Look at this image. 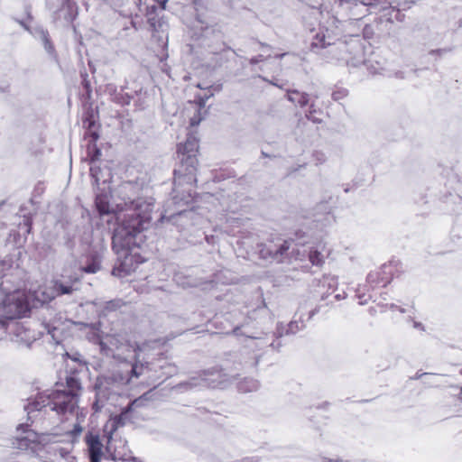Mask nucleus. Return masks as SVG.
I'll list each match as a JSON object with an SVG mask.
<instances>
[{
    "instance_id": "5701e85b",
    "label": "nucleus",
    "mask_w": 462,
    "mask_h": 462,
    "mask_svg": "<svg viewBox=\"0 0 462 462\" xmlns=\"http://www.w3.org/2000/svg\"><path fill=\"white\" fill-rule=\"evenodd\" d=\"M55 298H56V296L52 290L50 292L47 291H35L32 295V301H33L32 307L33 308L42 307L44 304L50 303Z\"/></svg>"
},
{
    "instance_id": "de8ad7c7",
    "label": "nucleus",
    "mask_w": 462,
    "mask_h": 462,
    "mask_svg": "<svg viewBox=\"0 0 462 462\" xmlns=\"http://www.w3.org/2000/svg\"><path fill=\"white\" fill-rule=\"evenodd\" d=\"M134 95L137 97V100H134V102H139L137 106H141L143 103L145 93H143V89L140 88L139 89L134 90Z\"/></svg>"
},
{
    "instance_id": "393cba45",
    "label": "nucleus",
    "mask_w": 462,
    "mask_h": 462,
    "mask_svg": "<svg viewBox=\"0 0 462 462\" xmlns=\"http://www.w3.org/2000/svg\"><path fill=\"white\" fill-rule=\"evenodd\" d=\"M383 23V16H379L374 19L372 23H366L362 29V33L365 39H372L376 31H382L381 25Z\"/></svg>"
},
{
    "instance_id": "79ce46f5",
    "label": "nucleus",
    "mask_w": 462,
    "mask_h": 462,
    "mask_svg": "<svg viewBox=\"0 0 462 462\" xmlns=\"http://www.w3.org/2000/svg\"><path fill=\"white\" fill-rule=\"evenodd\" d=\"M100 172H101V169H100L99 166L95 165V163L91 164L90 169H89V173H90V176L94 180L95 184L97 186H98V184H99V180H100L99 174H100Z\"/></svg>"
},
{
    "instance_id": "cd10ccee",
    "label": "nucleus",
    "mask_w": 462,
    "mask_h": 462,
    "mask_svg": "<svg viewBox=\"0 0 462 462\" xmlns=\"http://www.w3.org/2000/svg\"><path fill=\"white\" fill-rule=\"evenodd\" d=\"M260 383L254 378H245L237 383V390L240 393H252L259 389Z\"/></svg>"
},
{
    "instance_id": "39448f33",
    "label": "nucleus",
    "mask_w": 462,
    "mask_h": 462,
    "mask_svg": "<svg viewBox=\"0 0 462 462\" xmlns=\"http://www.w3.org/2000/svg\"><path fill=\"white\" fill-rule=\"evenodd\" d=\"M137 402V400H134L133 402H130L126 406L122 408L119 414L115 415L112 417L109 420V424H106L105 427V432L106 434L107 442H106V449L111 450L112 448L115 449V458H119L123 461H133V462H138L139 459L136 457L127 455L125 452H121L117 450L121 446L122 448H125L127 441L125 439H119V446L114 445V442L116 440L114 439L113 435L114 433L120 428L125 426L128 421H131V416L134 410V405Z\"/></svg>"
},
{
    "instance_id": "1a4fd4ad",
    "label": "nucleus",
    "mask_w": 462,
    "mask_h": 462,
    "mask_svg": "<svg viewBox=\"0 0 462 462\" xmlns=\"http://www.w3.org/2000/svg\"><path fill=\"white\" fill-rule=\"evenodd\" d=\"M223 375L222 370L216 366L201 371L198 377H192L181 384L190 388L197 386L217 388L223 383Z\"/></svg>"
},
{
    "instance_id": "49530a36",
    "label": "nucleus",
    "mask_w": 462,
    "mask_h": 462,
    "mask_svg": "<svg viewBox=\"0 0 462 462\" xmlns=\"http://www.w3.org/2000/svg\"><path fill=\"white\" fill-rule=\"evenodd\" d=\"M82 430H83L82 426L79 423H76V424H74L73 429L70 430V435L73 439H76V438L79 437Z\"/></svg>"
},
{
    "instance_id": "5fc2aeb1",
    "label": "nucleus",
    "mask_w": 462,
    "mask_h": 462,
    "mask_svg": "<svg viewBox=\"0 0 462 462\" xmlns=\"http://www.w3.org/2000/svg\"><path fill=\"white\" fill-rule=\"evenodd\" d=\"M117 307H119V304L116 300H110L106 302V309L107 310H116Z\"/></svg>"
},
{
    "instance_id": "f3484780",
    "label": "nucleus",
    "mask_w": 462,
    "mask_h": 462,
    "mask_svg": "<svg viewBox=\"0 0 462 462\" xmlns=\"http://www.w3.org/2000/svg\"><path fill=\"white\" fill-rule=\"evenodd\" d=\"M85 442L88 446V458L90 462H100L103 452V444L99 435L92 431H88L85 436Z\"/></svg>"
},
{
    "instance_id": "c03bdc74",
    "label": "nucleus",
    "mask_w": 462,
    "mask_h": 462,
    "mask_svg": "<svg viewBox=\"0 0 462 462\" xmlns=\"http://www.w3.org/2000/svg\"><path fill=\"white\" fill-rule=\"evenodd\" d=\"M45 329L49 335L51 336L52 339L55 341L56 344L60 343V340L56 337V332L59 330L58 328H56L53 325H51L49 323L44 324Z\"/></svg>"
},
{
    "instance_id": "7ed1b4c3",
    "label": "nucleus",
    "mask_w": 462,
    "mask_h": 462,
    "mask_svg": "<svg viewBox=\"0 0 462 462\" xmlns=\"http://www.w3.org/2000/svg\"><path fill=\"white\" fill-rule=\"evenodd\" d=\"M193 134H189L185 143L177 145V162L173 170V185L171 192V204L175 207V211L169 216L170 220H173L176 217H183L188 214L187 208L192 202V196L189 191H181L179 193L178 187L183 184L191 185L197 181L196 172L198 166V143Z\"/></svg>"
},
{
    "instance_id": "2eb2a0df",
    "label": "nucleus",
    "mask_w": 462,
    "mask_h": 462,
    "mask_svg": "<svg viewBox=\"0 0 462 462\" xmlns=\"http://www.w3.org/2000/svg\"><path fill=\"white\" fill-rule=\"evenodd\" d=\"M337 5L344 10L349 9L352 12L353 17H350L348 22L349 24L352 21H360L361 18L356 17L359 14L357 9L362 8L367 11L368 8H376L379 5L378 0H337Z\"/></svg>"
},
{
    "instance_id": "bf43d9fd",
    "label": "nucleus",
    "mask_w": 462,
    "mask_h": 462,
    "mask_svg": "<svg viewBox=\"0 0 462 462\" xmlns=\"http://www.w3.org/2000/svg\"><path fill=\"white\" fill-rule=\"evenodd\" d=\"M305 167H306V163L301 164V165H298L297 167L291 168V169L290 170V172H289V173H290V174H291V173H293V172L298 171L300 169H301V168H305Z\"/></svg>"
},
{
    "instance_id": "3c124183",
    "label": "nucleus",
    "mask_w": 462,
    "mask_h": 462,
    "mask_svg": "<svg viewBox=\"0 0 462 462\" xmlns=\"http://www.w3.org/2000/svg\"><path fill=\"white\" fill-rule=\"evenodd\" d=\"M115 10H117L124 5V0H106Z\"/></svg>"
},
{
    "instance_id": "6e6552de",
    "label": "nucleus",
    "mask_w": 462,
    "mask_h": 462,
    "mask_svg": "<svg viewBox=\"0 0 462 462\" xmlns=\"http://www.w3.org/2000/svg\"><path fill=\"white\" fill-rule=\"evenodd\" d=\"M32 306L28 300L19 296H8L0 305V317L5 319V326L8 320L25 318L30 315Z\"/></svg>"
},
{
    "instance_id": "58836bf2",
    "label": "nucleus",
    "mask_w": 462,
    "mask_h": 462,
    "mask_svg": "<svg viewBox=\"0 0 462 462\" xmlns=\"http://www.w3.org/2000/svg\"><path fill=\"white\" fill-rule=\"evenodd\" d=\"M204 118L205 117H190V122H189L190 129L187 133V137H189V134H193L196 137L197 142H199L198 132L194 128L196 126H198L200 124V122L202 121V119H204ZM186 140H188V138H186ZM187 141H185L183 143H185ZM197 143L199 144V143Z\"/></svg>"
},
{
    "instance_id": "0e129e2a",
    "label": "nucleus",
    "mask_w": 462,
    "mask_h": 462,
    "mask_svg": "<svg viewBox=\"0 0 462 462\" xmlns=\"http://www.w3.org/2000/svg\"><path fill=\"white\" fill-rule=\"evenodd\" d=\"M319 308H315L314 310H310L309 313L308 319H310L313 318L314 315H316L319 312Z\"/></svg>"
},
{
    "instance_id": "2f4dec72",
    "label": "nucleus",
    "mask_w": 462,
    "mask_h": 462,
    "mask_svg": "<svg viewBox=\"0 0 462 462\" xmlns=\"http://www.w3.org/2000/svg\"><path fill=\"white\" fill-rule=\"evenodd\" d=\"M462 184L458 183L457 187L455 189L454 193L448 191L445 194L441 199L443 202H448L449 200L453 203L460 202L462 200Z\"/></svg>"
},
{
    "instance_id": "a878e982",
    "label": "nucleus",
    "mask_w": 462,
    "mask_h": 462,
    "mask_svg": "<svg viewBox=\"0 0 462 462\" xmlns=\"http://www.w3.org/2000/svg\"><path fill=\"white\" fill-rule=\"evenodd\" d=\"M378 10L384 12V14L382 15L383 18V22H387L390 23H393V13H395L394 18L396 21L401 22V23L404 21L405 15L403 14H402L400 12V9H398V8L391 7V6L390 7L381 6L378 8Z\"/></svg>"
},
{
    "instance_id": "6ab92c4d",
    "label": "nucleus",
    "mask_w": 462,
    "mask_h": 462,
    "mask_svg": "<svg viewBox=\"0 0 462 462\" xmlns=\"http://www.w3.org/2000/svg\"><path fill=\"white\" fill-rule=\"evenodd\" d=\"M305 328V320L303 319L302 316H300L298 319L291 320L287 325H284L282 322H278L276 325L278 337H280L281 339L284 336L295 335L296 333L303 330Z\"/></svg>"
},
{
    "instance_id": "423d86ee",
    "label": "nucleus",
    "mask_w": 462,
    "mask_h": 462,
    "mask_svg": "<svg viewBox=\"0 0 462 462\" xmlns=\"http://www.w3.org/2000/svg\"><path fill=\"white\" fill-rule=\"evenodd\" d=\"M177 366L166 360L162 354L155 361L151 363H134L129 372L130 378H139L147 374L149 379L154 378L163 382L177 374Z\"/></svg>"
},
{
    "instance_id": "8fccbe9b",
    "label": "nucleus",
    "mask_w": 462,
    "mask_h": 462,
    "mask_svg": "<svg viewBox=\"0 0 462 462\" xmlns=\"http://www.w3.org/2000/svg\"><path fill=\"white\" fill-rule=\"evenodd\" d=\"M451 51V49L450 48H444V49H437V50H431L430 51L429 54L430 55H443V54H446L448 52Z\"/></svg>"
},
{
    "instance_id": "473e14b6",
    "label": "nucleus",
    "mask_w": 462,
    "mask_h": 462,
    "mask_svg": "<svg viewBox=\"0 0 462 462\" xmlns=\"http://www.w3.org/2000/svg\"><path fill=\"white\" fill-rule=\"evenodd\" d=\"M36 445V439H31L29 436L18 438L16 440V448L21 450H33Z\"/></svg>"
},
{
    "instance_id": "f257e3e1",
    "label": "nucleus",
    "mask_w": 462,
    "mask_h": 462,
    "mask_svg": "<svg viewBox=\"0 0 462 462\" xmlns=\"http://www.w3.org/2000/svg\"><path fill=\"white\" fill-rule=\"evenodd\" d=\"M125 206L126 213L112 236V249L116 254V263L111 273L120 278L129 275L146 261L139 251L144 242L143 232L152 220V205L142 199H128L125 200Z\"/></svg>"
},
{
    "instance_id": "680f3d73",
    "label": "nucleus",
    "mask_w": 462,
    "mask_h": 462,
    "mask_svg": "<svg viewBox=\"0 0 462 462\" xmlns=\"http://www.w3.org/2000/svg\"><path fill=\"white\" fill-rule=\"evenodd\" d=\"M359 291H360V290L358 289V290H357V292H359ZM365 293H363V294L358 293V294H357V297L361 300L360 304H365V303H366L367 299H365V300H363V299L365 298Z\"/></svg>"
},
{
    "instance_id": "4c0bfd02",
    "label": "nucleus",
    "mask_w": 462,
    "mask_h": 462,
    "mask_svg": "<svg viewBox=\"0 0 462 462\" xmlns=\"http://www.w3.org/2000/svg\"><path fill=\"white\" fill-rule=\"evenodd\" d=\"M198 88L206 90V92L203 95H198L196 97L198 105L199 106V107H203L205 106L207 100L213 96V92L211 90V88H203L200 84H198Z\"/></svg>"
},
{
    "instance_id": "e2e57ef3",
    "label": "nucleus",
    "mask_w": 462,
    "mask_h": 462,
    "mask_svg": "<svg viewBox=\"0 0 462 462\" xmlns=\"http://www.w3.org/2000/svg\"><path fill=\"white\" fill-rule=\"evenodd\" d=\"M306 118L308 120H311L313 122V124H320L322 122V120L319 117H310V116H308Z\"/></svg>"
},
{
    "instance_id": "c85d7f7f",
    "label": "nucleus",
    "mask_w": 462,
    "mask_h": 462,
    "mask_svg": "<svg viewBox=\"0 0 462 462\" xmlns=\"http://www.w3.org/2000/svg\"><path fill=\"white\" fill-rule=\"evenodd\" d=\"M101 154V149L97 146V142H88L87 157L90 164H94L99 161Z\"/></svg>"
},
{
    "instance_id": "4d7b16f0",
    "label": "nucleus",
    "mask_w": 462,
    "mask_h": 462,
    "mask_svg": "<svg viewBox=\"0 0 462 462\" xmlns=\"http://www.w3.org/2000/svg\"><path fill=\"white\" fill-rule=\"evenodd\" d=\"M23 222H24V225H25V226H26V227H27V228H26V233H28V234H29V233L31 232L32 225V219H30V218H25V219L23 220Z\"/></svg>"
},
{
    "instance_id": "69168bd1",
    "label": "nucleus",
    "mask_w": 462,
    "mask_h": 462,
    "mask_svg": "<svg viewBox=\"0 0 462 462\" xmlns=\"http://www.w3.org/2000/svg\"><path fill=\"white\" fill-rule=\"evenodd\" d=\"M329 404L330 403L328 402H324L321 404H319L317 406V409H327L329 406Z\"/></svg>"
},
{
    "instance_id": "9b49d317",
    "label": "nucleus",
    "mask_w": 462,
    "mask_h": 462,
    "mask_svg": "<svg viewBox=\"0 0 462 462\" xmlns=\"http://www.w3.org/2000/svg\"><path fill=\"white\" fill-rule=\"evenodd\" d=\"M289 248L290 243L287 240H283L279 245L274 244L273 242L257 245L260 258L269 262H280L282 255L289 250Z\"/></svg>"
},
{
    "instance_id": "b1692460",
    "label": "nucleus",
    "mask_w": 462,
    "mask_h": 462,
    "mask_svg": "<svg viewBox=\"0 0 462 462\" xmlns=\"http://www.w3.org/2000/svg\"><path fill=\"white\" fill-rule=\"evenodd\" d=\"M66 386L67 389L63 391L70 397H77L79 391L81 390L80 380L73 374L66 377Z\"/></svg>"
},
{
    "instance_id": "09e8293b",
    "label": "nucleus",
    "mask_w": 462,
    "mask_h": 462,
    "mask_svg": "<svg viewBox=\"0 0 462 462\" xmlns=\"http://www.w3.org/2000/svg\"><path fill=\"white\" fill-rule=\"evenodd\" d=\"M317 210H318V211L322 210V211H324L325 213L329 214V213H330V210H331V208L328 205V201H321V202L317 206Z\"/></svg>"
},
{
    "instance_id": "ea45409f",
    "label": "nucleus",
    "mask_w": 462,
    "mask_h": 462,
    "mask_svg": "<svg viewBox=\"0 0 462 462\" xmlns=\"http://www.w3.org/2000/svg\"><path fill=\"white\" fill-rule=\"evenodd\" d=\"M348 90L346 88L336 86L332 92V98L336 101L341 100L346 97Z\"/></svg>"
},
{
    "instance_id": "052dcab7",
    "label": "nucleus",
    "mask_w": 462,
    "mask_h": 462,
    "mask_svg": "<svg viewBox=\"0 0 462 462\" xmlns=\"http://www.w3.org/2000/svg\"><path fill=\"white\" fill-rule=\"evenodd\" d=\"M428 374H429L428 373H420V372H417V373L415 374V375L412 377V379H414V380H419V379H420L422 376H424V375H428Z\"/></svg>"
},
{
    "instance_id": "4468645a",
    "label": "nucleus",
    "mask_w": 462,
    "mask_h": 462,
    "mask_svg": "<svg viewBox=\"0 0 462 462\" xmlns=\"http://www.w3.org/2000/svg\"><path fill=\"white\" fill-rule=\"evenodd\" d=\"M248 337L254 342L250 346L258 349L271 347L273 351L280 352L281 348L283 346V342L281 337H278L276 329L273 332L261 333L259 336H250Z\"/></svg>"
},
{
    "instance_id": "37998d69",
    "label": "nucleus",
    "mask_w": 462,
    "mask_h": 462,
    "mask_svg": "<svg viewBox=\"0 0 462 462\" xmlns=\"http://www.w3.org/2000/svg\"><path fill=\"white\" fill-rule=\"evenodd\" d=\"M312 158L314 159L316 165L323 164L327 161L326 154L321 151H314L312 152Z\"/></svg>"
},
{
    "instance_id": "c756f323",
    "label": "nucleus",
    "mask_w": 462,
    "mask_h": 462,
    "mask_svg": "<svg viewBox=\"0 0 462 462\" xmlns=\"http://www.w3.org/2000/svg\"><path fill=\"white\" fill-rule=\"evenodd\" d=\"M156 2L157 0H135V5L141 13L152 14L156 10Z\"/></svg>"
},
{
    "instance_id": "c9c22d12",
    "label": "nucleus",
    "mask_w": 462,
    "mask_h": 462,
    "mask_svg": "<svg viewBox=\"0 0 462 462\" xmlns=\"http://www.w3.org/2000/svg\"><path fill=\"white\" fill-rule=\"evenodd\" d=\"M56 248L51 244H43L39 249V254L43 258L55 257Z\"/></svg>"
},
{
    "instance_id": "412c9836",
    "label": "nucleus",
    "mask_w": 462,
    "mask_h": 462,
    "mask_svg": "<svg viewBox=\"0 0 462 462\" xmlns=\"http://www.w3.org/2000/svg\"><path fill=\"white\" fill-rule=\"evenodd\" d=\"M101 267V255L97 251L91 250L86 255V262L81 271L86 273H96Z\"/></svg>"
},
{
    "instance_id": "aec40b11",
    "label": "nucleus",
    "mask_w": 462,
    "mask_h": 462,
    "mask_svg": "<svg viewBox=\"0 0 462 462\" xmlns=\"http://www.w3.org/2000/svg\"><path fill=\"white\" fill-rule=\"evenodd\" d=\"M95 208L100 217L109 216L114 213L113 208L110 206L109 194L101 190L97 193L95 198Z\"/></svg>"
},
{
    "instance_id": "f03ea898",
    "label": "nucleus",
    "mask_w": 462,
    "mask_h": 462,
    "mask_svg": "<svg viewBox=\"0 0 462 462\" xmlns=\"http://www.w3.org/2000/svg\"><path fill=\"white\" fill-rule=\"evenodd\" d=\"M325 15L328 16L326 23L334 25L336 28L338 27V23L341 21L337 16L330 15L328 11L325 13L323 5H320V7L310 6L304 14L305 24L310 28V32L313 31L312 26L314 25L312 19L319 20L320 25L319 32L312 36L310 50L318 52L319 50L333 45L332 52L337 54V60L344 61L347 66L358 67L364 64L365 60L359 42L353 41L349 44L340 42L335 44L332 32H329L328 28L325 25H321L320 19H324Z\"/></svg>"
},
{
    "instance_id": "a19ab883",
    "label": "nucleus",
    "mask_w": 462,
    "mask_h": 462,
    "mask_svg": "<svg viewBox=\"0 0 462 462\" xmlns=\"http://www.w3.org/2000/svg\"><path fill=\"white\" fill-rule=\"evenodd\" d=\"M81 78H82L81 85L85 90V94H83V95L86 96V98H90L91 84L88 79V75L87 73H81Z\"/></svg>"
},
{
    "instance_id": "4be33fe9",
    "label": "nucleus",
    "mask_w": 462,
    "mask_h": 462,
    "mask_svg": "<svg viewBox=\"0 0 462 462\" xmlns=\"http://www.w3.org/2000/svg\"><path fill=\"white\" fill-rule=\"evenodd\" d=\"M106 92L110 95L111 99L122 106L130 104L131 99H134V97L130 95L129 92H125L123 88L118 89L114 85H107L106 88Z\"/></svg>"
},
{
    "instance_id": "bb28decb",
    "label": "nucleus",
    "mask_w": 462,
    "mask_h": 462,
    "mask_svg": "<svg viewBox=\"0 0 462 462\" xmlns=\"http://www.w3.org/2000/svg\"><path fill=\"white\" fill-rule=\"evenodd\" d=\"M51 289L56 297L71 294L74 291L70 283L64 282L60 280L53 281Z\"/></svg>"
},
{
    "instance_id": "dca6fc26",
    "label": "nucleus",
    "mask_w": 462,
    "mask_h": 462,
    "mask_svg": "<svg viewBox=\"0 0 462 462\" xmlns=\"http://www.w3.org/2000/svg\"><path fill=\"white\" fill-rule=\"evenodd\" d=\"M12 333L13 342L27 348H30L32 345L38 339V335L35 333V331L31 330L22 324H16Z\"/></svg>"
},
{
    "instance_id": "f8f14e48",
    "label": "nucleus",
    "mask_w": 462,
    "mask_h": 462,
    "mask_svg": "<svg viewBox=\"0 0 462 462\" xmlns=\"http://www.w3.org/2000/svg\"><path fill=\"white\" fill-rule=\"evenodd\" d=\"M393 261L384 263L379 271L370 272L366 276V282L372 290L378 287H386L393 280Z\"/></svg>"
},
{
    "instance_id": "9d476101",
    "label": "nucleus",
    "mask_w": 462,
    "mask_h": 462,
    "mask_svg": "<svg viewBox=\"0 0 462 462\" xmlns=\"http://www.w3.org/2000/svg\"><path fill=\"white\" fill-rule=\"evenodd\" d=\"M286 97L290 102L304 109L305 113H309L310 115L322 113L321 108L318 104L317 96L310 97L305 92L292 89L286 91Z\"/></svg>"
},
{
    "instance_id": "774afa93",
    "label": "nucleus",
    "mask_w": 462,
    "mask_h": 462,
    "mask_svg": "<svg viewBox=\"0 0 462 462\" xmlns=\"http://www.w3.org/2000/svg\"><path fill=\"white\" fill-rule=\"evenodd\" d=\"M262 156L265 157V158H273V157L274 158V157H276L275 155H272L270 153H267L264 151H262Z\"/></svg>"
},
{
    "instance_id": "864d4df0",
    "label": "nucleus",
    "mask_w": 462,
    "mask_h": 462,
    "mask_svg": "<svg viewBox=\"0 0 462 462\" xmlns=\"http://www.w3.org/2000/svg\"><path fill=\"white\" fill-rule=\"evenodd\" d=\"M264 60V57L263 55L260 54V55H257L255 57H253L252 59H250L249 62L250 64L252 65H254V64H257L261 61H263Z\"/></svg>"
},
{
    "instance_id": "a211bd4d",
    "label": "nucleus",
    "mask_w": 462,
    "mask_h": 462,
    "mask_svg": "<svg viewBox=\"0 0 462 462\" xmlns=\"http://www.w3.org/2000/svg\"><path fill=\"white\" fill-rule=\"evenodd\" d=\"M84 139L88 142H97L101 135L99 117H82Z\"/></svg>"
},
{
    "instance_id": "f704fd0d",
    "label": "nucleus",
    "mask_w": 462,
    "mask_h": 462,
    "mask_svg": "<svg viewBox=\"0 0 462 462\" xmlns=\"http://www.w3.org/2000/svg\"><path fill=\"white\" fill-rule=\"evenodd\" d=\"M39 36L44 45L46 51L51 55L54 54V46L51 42L49 32L43 29H40Z\"/></svg>"
},
{
    "instance_id": "a18cd8bd",
    "label": "nucleus",
    "mask_w": 462,
    "mask_h": 462,
    "mask_svg": "<svg viewBox=\"0 0 462 462\" xmlns=\"http://www.w3.org/2000/svg\"><path fill=\"white\" fill-rule=\"evenodd\" d=\"M64 245L69 249V250H73L75 245H76V243H75V240H74V236H71L69 233H67L65 236H64Z\"/></svg>"
},
{
    "instance_id": "0eeeda50",
    "label": "nucleus",
    "mask_w": 462,
    "mask_h": 462,
    "mask_svg": "<svg viewBox=\"0 0 462 462\" xmlns=\"http://www.w3.org/2000/svg\"><path fill=\"white\" fill-rule=\"evenodd\" d=\"M123 380L124 378L119 374H101L97 377L94 384L96 396L92 404L95 411L102 410L110 395L114 393L115 385L121 383Z\"/></svg>"
},
{
    "instance_id": "e433bc0d",
    "label": "nucleus",
    "mask_w": 462,
    "mask_h": 462,
    "mask_svg": "<svg viewBox=\"0 0 462 462\" xmlns=\"http://www.w3.org/2000/svg\"><path fill=\"white\" fill-rule=\"evenodd\" d=\"M148 15H149L148 23H149L151 31L159 32L160 30H162L164 22L162 19L154 16L153 14H148Z\"/></svg>"
},
{
    "instance_id": "603ef678",
    "label": "nucleus",
    "mask_w": 462,
    "mask_h": 462,
    "mask_svg": "<svg viewBox=\"0 0 462 462\" xmlns=\"http://www.w3.org/2000/svg\"><path fill=\"white\" fill-rule=\"evenodd\" d=\"M408 320H412V326L414 328H417V329H420L422 331L425 330V327L421 322L413 320L411 317H409Z\"/></svg>"
},
{
    "instance_id": "13d9d810",
    "label": "nucleus",
    "mask_w": 462,
    "mask_h": 462,
    "mask_svg": "<svg viewBox=\"0 0 462 462\" xmlns=\"http://www.w3.org/2000/svg\"><path fill=\"white\" fill-rule=\"evenodd\" d=\"M28 427H29L28 423H22V424L18 425L17 430H23V432H27L28 431Z\"/></svg>"
},
{
    "instance_id": "20e7f679",
    "label": "nucleus",
    "mask_w": 462,
    "mask_h": 462,
    "mask_svg": "<svg viewBox=\"0 0 462 462\" xmlns=\"http://www.w3.org/2000/svg\"><path fill=\"white\" fill-rule=\"evenodd\" d=\"M75 398L70 397V395L60 390L39 393L34 399H29V402L24 406V411L27 412V420L32 422V413L40 411L43 407L47 406L58 414L73 413L75 410Z\"/></svg>"
},
{
    "instance_id": "72a5a7b5",
    "label": "nucleus",
    "mask_w": 462,
    "mask_h": 462,
    "mask_svg": "<svg viewBox=\"0 0 462 462\" xmlns=\"http://www.w3.org/2000/svg\"><path fill=\"white\" fill-rule=\"evenodd\" d=\"M309 261L312 265L321 266L324 263V257L321 253L315 247H311L309 251Z\"/></svg>"
},
{
    "instance_id": "ddd939ff",
    "label": "nucleus",
    "mask_w": 462,
    "mask_h": 462,
    "mask_svg": "<svg viewBox=\"0 0 462 462\" xmlns=\"http://www.w3.org/2000/svg\"><path fill=\"white\" fill-rule=\"evenodd\" d=\"M22 270L17 261L11 255H6L0 261V277L3 280L1 285L5 282L15 283L21 279Z\"/></svg>"
},
{
    "instance_id": "338daca9",
    "label": "nucleus",
    "mask_w": 462,
    "mask_h": 462,
    "mask_svg": "<svg viewBox=\"0 0 462 462\" xmlns=\"http://www.w3.org/2000/svg\"><path fill=\"white\" fill-rule=\"evenodd\" d=\"M295 236H296V237H297L298 239H300V238H302V237L305 236V233H304V232H302V231H300V230H299V231H297V232L295 233Z\"/></svg>"
},
{
    "instance_id": "6e6d98bb",
    "label": "nucleus",
    "mask_w": 462,
    "mask_h": 462,
    "mask_svg": "<svg viewBox=\"0 0 462 462\" xmlns=\"http://www.w3.org/2000/svg\"><path fill=\"white\" fill-rule=\"evenodd\" d=\"M321 460H322V462H350L349 460H343L341 458L333 459V458H328L326 457H322Z\"/></svg>"
},
{
    "instance_id": "7c9ffc66",
    "label": "nucleus",
    "mask_w": 462,
    "mask_h": 462,
    "mask_svg": "<svg viewBox=\"0 0 462 462\" xmlns=\"http://www.w3.org/2000/svg\"><path fill=\"white\" fill-rule=\"evenodd\" d=\"M63 357L66 359H70L71 361L78 363L81 366L88 367V362L83 357V356L79 351H66L63 355Z\"/></svg>"
}]
</instances>
